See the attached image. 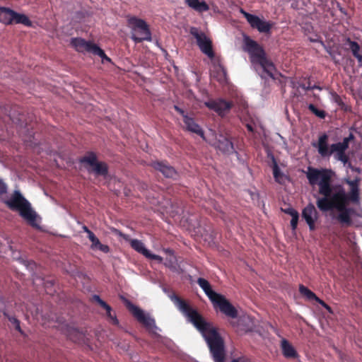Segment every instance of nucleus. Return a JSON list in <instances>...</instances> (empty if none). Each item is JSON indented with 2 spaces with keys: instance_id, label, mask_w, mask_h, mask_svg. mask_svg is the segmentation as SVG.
<instances>
[{
  "instance_id": "49",
  "label": "nucleus",
  "mask_w": 362,
  "mask_h": 362,
  "mask_svg": "<svg viewBox=\"0 0 362 362\" xmlns=\"http://www.w3.org/2000/svg\"><path fill=\"white\" fill-rule=\"evenodd\" d=\"M232 362H238V361L235 359V360H233Z\"/></svg>"
},
{
  "instance_id": "37",
  "label": "nucleus",
  "mask_w": 362,
  "mask_h": 362,
  "mask_svg": "<svg viewBox=\"0 0 362 362\" xmlns=\"http://www.w3.org/2000/svg\"><path fill=\"white\" fill-rule=\"evenodd\" d=\"M349 141L347 139L346 137L343 139V141L341 142H339L344 148L347 149L349 148Z\"/></svg>"
},
{
  "instance_id": "18",
  "label": "nucleus",
  "mask_w": 362,
  "mask_h": 362,
  "mask_svg": "<svg viewBox=\"0 0 362 362\" xmlns=\"http://www.w3.org/2000/svg\"><path fill=\"white\" fill-rule=\"evenodd\" d=\"M185 128L187 131L194 133L202 138H204V132L201 127L195 122L194 119L192 117L185 116L183 119Z\"/></svg>"
},
{
  "instance_id": "45",
  "label": "nucleus",
  "mask_w": 362,
  "mask_h": 362,
  "mask_svg": "<svg viewBox=\"0 0 362 362\" xmlns=\"http://www.w3.org/2000/svg\"><path fill=\"white\" fill-rule=\"evenodd\" d=\"M325 308L327 310H328L329 313H331V312H332V309H331L330 306H329V305H328L327 304V305L325 307Z\"/></svg>"
},
{
  "instance_id": "22",
  "label": "nucleus",
  "mask_w": 362,
  "mask_h": 362,
  "mask_svg": "<svg viewBox=\"0 0 362 362\" xmlns=\"http://www.w3.org/2000/svg\"><path fill=\"white\" fill-rule=\"evenodd\" d=\"M185 3L192 8L198 12L207 11L209 9V5L205 1L199 0H185Z\"/></svg>"
},
{
  "instance_id": "10",
  "label": "nucleus",
  "mask_w": 362,
  "mask_h": 362,
  "mask_svg": "<svg viewBox=\"0 0 362 362\" xmlns=\"http://www.w3.org/2000/svg\"><path fill=\"white\" fill-rule=\"evenodd\" d=\"M327 141L328 136L323 134L319 137L317 145H314L322 157H329L334 153H336L335 156H338L346 152V149L339 142L332 144L329 148Z\"/></svg>"
},
{
  "instance_id": "3",
  "label": "nucleus",
  "mask_w": 362,
  "mask_h": 362,
  "mask_svg": "<svg viewBox=\"0 0 362 362\" xmlns=\"http://www.w3.org/2000/svg\"><path fill=\"white\" fill-rule=\"evenodd\" d=\"M4 204L12 211H18L19 215L33 228H40L38 221L40 218L32 209L30 203L19 191H14L10 199Z\"/></svg>"
},
{
  "instance_id": "25",
  "label": "nucleus",
  "mask_w": 362,
  "mask_h": 362,
  "mask_svg": "<svg viewBox=\"0 0 362 362\" xmlns=\"http://www.w3.org/2000/svg\"><path fill=\"white\" fill-rule=\"evenodd\" d=\"M13 23L23 24L24 25L30 27L32 26V21L25 14L18 13L15 12Z\"/></svg>"
},
{
  "instance_id": "43",
  "label": "nucleus",
  "mask_w": 362,
  "mask_h": 362,
  "mask_svg": "<svg viewBox=\"0 0 362 362\" xmlns=\"http://www.w3.org/2000/svg\"><path fill=\"white\" fill-rule=\"evenodd\" d=\"M346 138H347V139H348L349 141H351V140H353V139H354V134H351H351L349 135V136H347Z\"/></svg>"
},
{
  "instance_id": "46",
  "label": "nucleus",
  "mask_w": 362,
  "mask_h": 362,
  "mask_svg": "<svg viewBox=\"0 0 362 362\" xmlns=\"http://www.w3.org/2000/svg\"><path fill=\"white\" fill-rule=\"evenodd\" d=\"M349 166H350V168H351L353 170L358 171V172H359V171H360L358 168H354V167H352V166H351V163H349Z\"/></svg>"
},
{
  "instance_id": "20",
  "label": "nucleus",
  "mask_w": 362,
  "mask_h": 362,
  "mask_svg": "<svg viewBox=\"0 0 362 362\" xmlns=\"http://www.w3.org/2000/svg\"><path fill=\"white\" fill-rule=\"evenodd\" d=\"M217 148L223 153H230L234 151L233 142L228 138L220 135L217 140Z\"/></svg>"
},
{
  "instance_id": "16",
  "label": "nucleus",
  "mask_w": 362,
  "mask_h": 362,
  "mask_svg": "<svg viewBox=\"0 0 362 362\" xmlns=\"http://www.w3.org/2000/svg\"><path fill=\"white\" fill-rule=\"evenodd\" d=\"M130 245L134 250L143 255L148 259L156 260L159 262H161L163 261L162 257L158 255L152 254L148 250H147L145 247L144 244L141 240H139L137 239H133L130 241Z\"/></svg>"
},
{
  "instance_id": "35",
  "label": "nucleus",
  "mask_w": 362,
  "mask_h": 362,
  "mask_svg": "<svg viewBox=\"0 0 362 362\" xmlns=\"http://www.w3.org/2000/svg\"><path fill=\"white\" fill-rule=\"evenodd\" d=\"M175 110L182 115V118H185V116H188V115L185 112L184 110L178 107L177 105H174Z\"/></svg>"
},
{
  "instance_id": "24",
  "label": "nucleus",
  "mask_w": 362,
  "mask_h": 362,
  "mask_svg": "<svg viewBox=\"0 0 362 362\" xmlns=\"http://www.w3.org/2000/svg\"><path fill=\"white\" fill-rule=\"evenodd\" d=\"M281 347L283 354L286 358H295L297 356V352L291 344L286 339L281 342Z\"/></svg>"
},
{
  "instance_id": "1",
  "label": "nucleus",
  "mask_w": 362,
  "mask_h": 362,
  "mask_svg": "<svg viewBox=\"0 0 362 362\" xmlns=\"http://www.w3.org/2000/svg\"><path fill=\"white\" fill-rule=\"evenodd\" d=\"M334 175L331 169L308 167L306 177L311 186L318 185V193L322 196L317 199V208L323 212L337 209L339 214L336 219L341 225L349 226L352 224L351 213L353 211L352 209L346 206L349 197L343 189L332 194Z\"/></svg>"
},
{
  "instance_id": "6",
  "label": "nucleus",
  "mask_w": 362,
  "mask_h": 362,
  "mask_svg": "<svg viewBox=\"0 0 362 362\" xmlns=\"http://www.w3.org/2000/svg\"><path fill=\"white\" fill-rule=\"evenodd\" d=\"M127 23L132 30L131 39L136 44L152 40V34L149 25L144 20L136 16H129L127 18Z\"/></svg>"
},
{
  "instance_id": "23",
  "label": "nucleus",
  "mask_w": 362,
  "mask_h": 362,
  "mask_svg": "<svg viewBox=\"0 0 362 362\" xmlns=\"http://www.w3.org/2000/svg\"><path fill=\"white\" fill-rule=\"evenodd\" d=\"M88 239L92 243L91 249L99 250L105 253H107L110 252L109 246L107 245L102 244L95 234L90 235V238H88Z\"/></svg>"
},
{
  "instance_id": "12",
  "label": "nucleus",
  "mask_w": 362,
  "mask_h": 362,
  "mask_svg": "<svg viewBox=\"0 0 362 362\" xmlns=\"http://www.w3.org/2000/svg\"><path fill=\"white\" fill-rule=\"evenodd\" d=\"M240 13L243 15L252 28L257 29L259 33H262L270 32L273 23L264 21L256 15L247 13L243 8L240 9Z\"/></svg>"
},
{
  "instance_id": "15",
  "label": "nucleus",
  "mask_w": 362,
  "mask_h": 362,
  "mask_svg": "<svg viewBox=\"0 0 362 362\" xmlns=\"http://www.w3.org/2000/svg\"><path fill=\"white\" fill-rule=\"evenodd\" d=\"M302 217L308 225L310 230H315V221L318 218V213L312 203L308 204L303 209Z\"/></svg>"
},
{
  "instance_id": "21",
  "label": "nucleus",
  "mask_w": 362,
  "mask_h": 362,
  "mask_svg": "<svg viewBox=\"0 0 362 362\" xmlns=\"http://www.w3.org/2000/svg\"><path fill=\"white\" fill-rule=\"evenodd\" d=\"M346 44L349 46L353 56L358 60V62L362 64V53L361 52V47L358 42L347 38Z\"/></svg>"
},
{
  "instance_id": "26",
  "label": "nucleus",
  "mask_w": 362,
  "mask_h": 362,
  "mask_svg": "<svg viewBox=\"0 0 362 362\" xmlns=\"http://www.w3.org/2000/svg\"><path fill=\"white\" fill-rule=\"evenodd\" d=\"M273 175L276 182L279 184H284L285 182L286 177L281 172L276 163L274 164Z\"/></svg>"
},
{
  "instance_id": "48",
  "label": "nucleus",
  "mask_w": 362,
  "mask_h": 362,
  "mask_svg": "<svg viewBox=\"0 0 362 362\" xmlns=\"http://www.w3.org/2000/svg\"><path fill=\"white\" fill-rule=\"evenodd\" d=\"M221 69H222L223 73V74L225 75V74H226V72H225V71L223 70V67H221Z\"/></svg>"
},
{
  "instance_id": "11",
  "label": "nucleus",
  "mask_w": 362,
  "mask_h": 362,
  "mask_svg": "<svg viewBox=\"0 0 362 362\" xmlns=\"http://www.w3.org/2000/svg\"><path fill=\"white\" fill-rule=\"evenodd\" d=\"M127 308L134 317L139 322L143 324L150 332L153 334L156 333V329H157L158 327L156 325L154 319L147 316L141 309L130 302H128Z\"/></svg>"
},
{
  "instance_id": "44",
  "label": "nucleus",
  "mask_w": 362,
  "mask_h": 362,
  "mask_svg": "<svg viewBox=\"0 0 362 362\" xmlns=\"http://www.w3.org/2000/svg\"><path fill=\"white\" fill-rule=\"evenodd\" d=\"M310 89H319V90H321V88L318 86H316V85H314L312 86V88H310Z\"/></svg>"
},
{
  "instance_id": "5",
  "label": "nucleus",
  "mask_w": 362,
  "mask_h": 362,
  "mask_svg": "<svg viewBox=\"0 0 362 362\" xmlns=\"http://www.w3.org/2000/svg\"><path fill=\"white\" fill-rule=\"evenodd\" d=\"M197 284L209 298L215 309L218 308L222 313L230 318L234 319L238 317V313L237 309L224 296L213 291L211 284L206 279L199 278Z\"/></svg>"
},
{
  "instance_id": "27",
  "label": "nucleus",
  "mask_w": 362,
  "mask_h": 362,
  "mask_svg": "<svg viewBox=\"0 0 362 362\" xmlns=\"http://www.w3.org/2000/svg\"><path fill=\"white\" fill-rule=\"evenodd\" d=\"M299 292L310 300H315L317 297L315 293L303 285L299 286Z\"/></svg>"
},
{
  "instance_id": "38",
  "label": "nucleus",
  "mask_w": 362,
  "mask_h": 362,
  "mask_svg": "<svg viewBox=\"0 0 362 362\" xmlns=\"http://www.w3.org/2000/svg\"><path fill=\"white\" fill-rule=\"evenodd\" d=\"M82 228L83 231L87 233L88 238H90V235L94 234L86 226H83Z\"/></svg>"
},
{
  "instance_id": "9",
  "label": "nucleus",
  "mask_w": 362,
  "mask_h": 362,
  "mask_svg": "<svg viewBox=\"0 0 362 362\" xmlns=\"http://www.w3.org/2000/svg\"><path fill=\"white\" fill-rule=\"evenodd\" d=\"M189 33L197 41V45L202 53L206 54L209 59H212L214 56L211 40L206 35L196 27H191Z\"/></svg>"
},
{
  "instance_id": "30",
  "label": "nucleus",
  "mask_w": 362,
  "mask_h": 362,
  "mask_svg": "<svg viewBox=\"0 0 362 362\" xmlns=\"http://www.w3.org/2000/svg\"><path fill=\"white\" fill-rule=\"evenodd\" d=\"M298 218H299L298 213L297 214L291 216V227L293 230H295L297 228Z\"/></svg>"
},
{
  "instance_id": "13",
  "label": "nucleus",
  "mask_w": 362,
  "mask_h": 362,
  "mask_svg": "<svg viewBox=\"0 0 362 362\" xmlns=\"http://www.w3.org/2000/svg\"><path fill=\"white\" fill-rule=\"evenodd\" d=\"M205 105L209 109L215 111L218 115L223 117L230 111L233 107V103L223 99H218L206 102Z\"/></svg>"
},
{
  "instance_id": "28",
  "label": "nucleus",
  "mask_w": 362,
  "mask_h": 362,
  "mask_svg": "<svg viewBox=\"0 0 362 362\" xmlns=\"http://www.w3.org/2000/svg\"><path fill=\"white\" fill-rule=\"evenodd\" d=\"M4 315L7 317V319L8 320V321L10 322H11L14 327H15V329L18 331L19 332L22 333V330L21 329V326H20V321L15 317V316H10L8 315V313L6 312H4Z\"/></svg>"
},
{
  "instance_id": "14",
  "label": "nucleus",
  "mask_w": 362,
  "mask_h": 362,
  "mask_svg": "<svg viewBox=\"0 0 362 362\" xmlns=\"http://www.w3.org/2000/svg\"><path fill=\"white\" fill-rule=\"evenodd\" d=\"M154 170L160 172L165 177L176 179L177 173L167 161H152L150 164Z\"/></svg>"
},
{
  "instance_id": "42",
  "label": "nucleus",
  "mask_w": 362,
  "mask_h": 362,
  "mask_svg": "<svg viewBox=\"0 0 362 362\" xmlns=\"http://www.w3.org/2000/svg\"><path fill=\"white\" fill-rule=\"evenodd\" d=\"M93 300L97 302L98 303V302L100 301V300H102L100 298V297L98 295H94L93 297Z\"/></svg>"
},
{
  "instance_id": "40",
  "label": "nucleus",
  "mask_w": 362,
  "mask_h": 362,
  "mask_svg": "<svg viewBox=\"0 0 362 362\" xmlns=\"http://www.w3.org/2000/svg\"><path fill=\"white\" fill-rule=\"evenodd\" d=\"M246 128L250 132H252L253 133L255 132L254 130V127H253V125L250 123H247L246 124Z\"/></svg>"
},
{
  "instance_id": "47",
  "label": "nucleus",
  "mask_w": 362,
  "mask_h": 362,
  "mask_svg": "<svg viewBox=\"0 0 362 362\" xmlns=\"http://www.w3.org/2000/svg\"><path fill=\"white\" fill-rule=\"evenodd\" d=\"M310 88H312L311 86H303V88H304L305 90H311Z\"/></svg>"
},
{
  "instance_id": "32",
  "label": "nucleus",
  "mask_w": 362,
  "mask_h": 362,
  "mask_svg": "<svg viewBox=\"0 0 362 362\" xmlns=\"http://www.w3.org/2000/svg\"><path fill=\"white\" fill-rule=\"evenodd\" d=\"M107 316L112 320V324L117 325H119V320L117 319V317L115 315L112 314V308H110V310L109 312L106 311Z\"/></svg>"
},
{
  "instance_id": "19",
  "label": "nucleus",
  "mask_w": 362,
  "mask_h": 362,
  "mask_svg": "<svg viewBox=\"0 0 362 362\" xmlns=\"http://www.w3.org/2000/svg\"><path fill=\"white\" fill-rule=\"evenodd\" d=\"M15 12L13 10L6 8L0 7V23L5 25H11L13 23Z\"/></svg>"
},
{
  "instance_id": "36",
  "label": "nucleus",
  "mask_w": 362,
  "mask_h": 362,
  "mask_svg": "<svg viewBox=\"0 0 362 362\" xmlns=\"http://www.w3.org/2000/svg\"><path fill=\"white\" fill-rule=\"evenodd\" d=\"M98 304L103 308H104L106 311L109 312L110 310V306L106 303L103 300H100V301L98 302Z\"/></svg>"
},
{
  "instance_id": "4",
  "label": "nucleus",
  "mask_w": 362,
  "mask_h": 362,
  "mask_svg": "<svg viewBox=\"0 0 362 362\" xmlns=\"http://www.w3.org/2000/svg\"><path fill=\"white\" fill-rule=\"evenodd\" d=\"M243 42V49L250 54L251 62L260 65L270 78H274L276 69L274 63L267 58L263 47L247 35L244 36Z\"/></svg>"
},
{
  "instance_id": "8",
  "label": "nucleus",
  "mask_w": 362,
  "mask_h": 362,
  "mask_svg": "<svg viewBox=\"0 0 362 362\" xmlns=\"http://www.w3.org/2000/svg\"><path fill=\"white\" fill-rule=\"evenodd\" d=\"M71 44L78 52H83L86 51L100 57L103 62H111V59L105 54V52L96 44L90 41H86L80 37H75L71 39Z\"/></svg>"
},
{
  "instance_id": "7",
  "label": "nucleus",
  "mask_w": 362,
  "mask_h": 362,
  "mask_svg": "<svg viewBox=\"0 0 362 362\" xmlns=\"http://www.w3.org/2000/svg\"><path fill=\"white\" fill-rule=\"evenodd\" d=\"M81 164H86V168L89 173H93L98 176L106 177L108 174V165L106 163L98 161L95 153L88 151L78 160Z\"/></svg>"
},
{
  "instance_id": "17",
  "label": "nucleus",
  "mask_w": 362,
  "mask_h": 362,
  "mask_svg": "<svg viewBox=\"0 0 362 362\" xmlns=\"http://www.w3.org/2000/svg\"><path fill=\"white\" fill-rule=\"evenodd\" d=\"M361 179L359 177H356L354 180H351L350 179H345L344 182L350 187V190L349 193L346 194L349 197V201L352 203H358L360 199V189H359V183Z\"/></svg>"
},
{
  "instance_id": "34",
  "label": "nucleus",
  "mask_w": 362,
  "mask_h": 362,
  "mask_svg": "<svg viewBox=\"0 0 362 362\" xmlns=\"http://www.w3.org/2000/svg\"><path fill=\"white\" fill-rule=\"evenodd\" d=\"M284 211L286 214L290 215L291 216H293L298 213L296 210H295L292 207H288V208L284 209Z\"/></svg>"
},
{
  "instance_id": "2",
  "label": "nucleus",
  "mask_w": 362,
  "mask_h": 362,
  "mask_svg": "<svg viewBox=\"0 0 362 362\" xmlns=\"http://www.w3.org/2000/svg\"><path fill=\"white\" fill-rule=\"evenodd\" d=\"M177 309L202 333L209 348L214 362H224L226 358L224 341L217 329L211 323L192 308L180 297L173 295L170 297Z\"/></svg>"
},
{
  "instance_id": "31",
  "label": "nucleus",
  "mask_w": 362,
  "mask_h": 362,
  "mask_svg": "<svg viewBox=\"0 0 362 362\" xmlns=\"http://www.w3.org/2000/svg\"><path fill=\"white\" fill-rule=\"evenodd\" d=\"M335 158L342 162L344 165L349 163V158L346 154V152L343 153L342 154L335 156Z\"/></svg>"
},
{
  "instance_id": "33",
  "label": "nucleus",
  "mask_w": 362,
  "mask_h": 362,
  "mask_svg": "<svg viewBox=\"0 0 362 362\" xmlns=\"http://www.w3.org/2000/svg\"><path fill=\"white\" fill-rule=\"evenodd\" d=\"M7 189L8 187L6 184L0 178V195L6 194L7 192Z\"/></svg>"
},
{
  "instance_id": "41",
  "label": "nucleus",
  "mask_w": 362,
  "mask_h": 362,
  "mask_svg": "<svg viewBox=\"0 0 362 362\" xmlns=\"http://www.w3.org/2000/svg\"><path fill=\"white\" fill-rule=\"evenodd\" d=\"M53 284H54L53 281H47L46 282H45V286L46 288H47L49 286V285L52 286Z\"/></svg>"
},
{
  "instance_id": "39",
  "label": "nucleus",
  "mask_w": 362,
  "mask_h": 362,
  "mask_svg": "<svg viewBox=\"0 0 362 362\" xmlns=\"http://www.w3.org/2000/svg\"><path fill=\"white\" fill-rule=\"evenodd\" d=\"M315 300L320 305H321L323 308H325L327 305V303L324 300L319 298L318 297H317V298Z\"/></svg>"
},
{
  "instance_id": "29",
  "label": "nucleus",
  "mask_w": 362,
  "mask_h": 362,
  "mask_svg": "<svg viewBox=\"0 0 362 362\" xmlns=\"http://www.w3.org/2000/svg\"><path fill=\"white\" fill-rule=\"evenodd\" d=\"M308 109L310 110L314 115L317 117L324 119L326 117V112L324 110H318L315 105L310 104L308 105Z\"/></svg>"
}]
</instances>
